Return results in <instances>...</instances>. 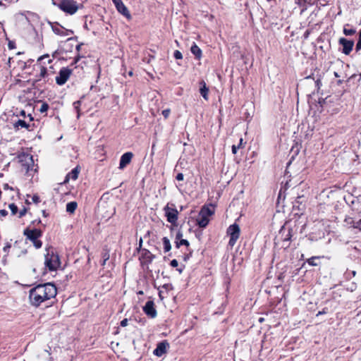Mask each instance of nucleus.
Returning <instances> with one entry per match:
<instances>
[{
	"label": "nucleus",
	"mask_w": 361,
	"mask_h": 361,
	"mask_svg": "<svg viewBox=\"0 0 361 361\" xmlns=\"http://www.w3.org/2000/svg\"><path fill=\"white\" fill-rule=\"evenodd\" d=\"M57 294L56 287L51 283L38 284L29 291V300L32 306L39 307L46 302Z\"/></svg>",
	"instance_id": "nucleus-1"
},
{
	"label": "nucleus",
	"mask_w": 361,
	"mask_h": 361,
	"mask_svg": "<svg viewBox=\"0 0 361 361\" xmlns=\"http://www.w3.org/2000/svg\"><path fill=\"white\" fill-rule=\"evenodd\" d=\"M45 255L44 264L50 271L56 270L60 266V259L57 254L54 253V249L47 248Z\"/></svg>",
	"instance_id": "nucleus-2"
},
{
	"label": "nucleus",
	"mask_w": 361,
	"mask_h": 361,
	"mask_svg": "<svg viewBox=\"0 0 361 361\" xmlns=\"http://www.w3.org/2000/svg\"><path fill=\"white\" fill-rule=\"evenodd\" d=\"M63 12L69 14H75L79 9L78 4L74 0H59L55 4Z\"/></svg>",
	"instance_id": "nucleus-3"
},
{
	"label": "nucleus",
	"mask_w": 361,
	"mask_h": 361,
	"mask_svg": "<svg viewBox=\"0 0 361 361\" xmlns=\"http://www.w3.org/2000/svg\"><path fill=\"white\" fill-rule=\"evenodd\" d=\"M24 235L26 236L27 240L32 243L36 249L42 247V242L39 240V238L42 236V233L39 229L27 228L24 231Z\"/></svg>",
	"instance_id": "nucleus-4"
},
{
	"label": "nucleus",
	"mask_w": 361,
	"mask_h": 361,
	"mask_svg": "<svg viewBox=\"0 0 361 361\" xmlns=\"http://www.w3.org/2000/svg\"><path fill=\"white\" fill-rule=\"evenodd\" d=\"M164 212L167 221L171 224V226H176L178 217V212L174 204H167L164 207Z\"/></svg>",
	"instance_id": "nucleus-5"
},
{
	"label": "nucleus",
	"mask_w": 361,
	"mask_h": 361,
	"mask_svg": "<svg viewBox=\"0 0 361 361\" xmlns=\"http://www.w3.org/2000/svg\"><path fill=\"white\" fill-rule=\"evenodd\" d=\"M226 233L227 235L230 237L228 245L231 247H233L236 243L238 239L240 237V229L239 225L235 223L231 225L227 228Z\"/></svg>",
	"instance_id": "nucleus-6"
},
{
	"label": "nucleus",
	"mask_w": 361,
	"mask_h": 361,
	"mask_svg": "<svg viewBox=\"0 0 361 361\" xmlns=\"http://www.w3.org/2000/svg\"><path fill=\"white\" fill-rule=\"evenodd\" d=\"M18 159L19 162L21 164L22 166L24 167L27 172L32 170L36 171V169H34V160L32 155L26 153H22L19 154Z\"/></svg>",
	"instance_id": "nucleus-7"
},
{
	"label": "nucleus",
	"mask_w": 361,
	"mask_h": 361,
	"mask_svg": "<svg viewBox=\"0 0 361 361\" xmlns=\"http://www.w3.org/2000/svg\"><path fill=\"white\" fill-rule=\"evenodd\" d=\"M280 239L283 242L282 247L287 249L290 246V241L293 236V229L288 228L286 230L284 227H282L279 231Z\"/></svg>",
	"instance_id": "nucleus-8"
},
{
	"label": "nucleus",
	"mask_w": 361,
	"mask_h": 361,
	"mask_svg": "<svg viewBox=\"0 0 361 361\" xmlns=\"http://www.w3.org/2000/svg\"><path fill=\"white\" fill-rule=\"evenodd\" d=\"M338 44L342 47V48L340 49V51L345 55H349L354 47V41L348 39L345 37H341L338 39Z\"/></svg>",
	"instance_id": "nucleus-9"
},
{
	"label": "nucleus",
	"mask_w": 361,
	"mask_h": 361,
	"mask_svg": "<svg viewBox=\"0 0 361 361\" xmlns=\"http://www.w3.org/2000/svg\"><path fill=\"white\" fill-rule=\"evenodd\" d=\"M71 69L68 68H62L60 70L59 75L56 77V83L59 85L65 84L71 75Z\"/></svg>",
	"instance_id": "nucleus-10"
},
{
	"label": "nucleus",
	"mask_w": 361,
	"mask_h": 361,
	"mask_svg": "<svg viewBox=\"0 0 361 361\" xmlns=\"http://www.w3.org/2000/svg\"><path fill=\"white\" fill-rule=\"evenodd\" d=\"M114 3V6L116 8V10L121 15L125 16L128 20L131 19V15L128 9V8L124 5L122 0H111Z\"/></svg>",
	"instance_id": "nucleus-11"
},
{
	"label": "nucleus",
	"mask_w": 361,
	"mask_h": 361,
	"mask_svg": "<svg viewBox=\"0 0 361 361\" xmlns=\"http://www.w3.org/2000/svg\"><path fill=\"white\" fill-rule=\"evenodd\" d=\"M51 29L56 35L61 37L73 34L71 30H67L56 23L51 25Z\"/></svg>",
	"instance_id": "nucleus-12"
},
{
	"label": "nucleus",
	"mask_w": 361,
	"mask_h": 361,
	"mask_svg": "<svg viewBox=\"0 0 361 361\" xmlns=\"http://www.w3.org/2000/svg\"><path fill=\"white\" fill-rule=\"evenodd\" d=\"M169 348V343L166 341L159 342L157 348L154 350L153 353L157 357H161L166 354L167 350Z\"/></svg>",
	"instance_id": "nucleus-13"
},
{
	"label": "nucleus",
	"mask_w": 361,
	"mask_h": 361,
	"mask_svg": "<svg viewBox=\"0 0 361 361\" xmlns=\"http://www.w3.org/2000/svg\"><path fill=\"white\" fill-rule=\"evenodd\" d=\"M144 312L149 317L154 318L157 317V310L154 308V303L152 300L147 301L143 307Z\"/></svg>",
	"instance_id": "nucleus-14"
},
{
	"label": "nucleus",
	"mask_w": 361,
	"mask_h": 361,
	"mask_svg": "<svg viewBox=\"0 0 361 361\" xmlns=\"http://www.w3.org/2000/svg\"><path fill=\"white\" fill-rule=\"evenodd\" d=\"M133 157V154L132 152H128L124 153L121 157L118 168L120 169H123L128 164L130 163Z\"/></svg>",
	"instance_id": "nucleus-15"
},
{
	"label": "nucleus",
	"mask_w": 361,
	"mask_h": 361,
	"mask_svg": "<svg viewBox=\"0 0 361 361\" xmlns=\"http://www.w3.org/2000/svg\"><path fill=\"white\" fill-rule=\"evenodd\" d=\"M182 237H183V233L180 231H178L176 235V239H175L176 240H175L176 247L177 248L180 247L181 245H185V246L189 245V242L187 240L183 239Z\"/></svg>",
	"instance_id": "nucleus-16"
},
{
	"label": "nucleus",
	"mask_w": 361,
	"mask_h": 361,
	"mask_svg": "<svg viewBox=\"0 0 361 361\" xmlns=\"http://www.w3.org/2000/svg\"><path fill=\"white\" fill-rule=\"evenodd\" d=\"M80 173V169L78 166L74 168L70 173H68L63 181L64 183H66L68 182L69 179L71 178L73 180H76L78 177V174Z\"/></svg>",
	"instance_id": "nucleus-17"
},
{
	"label": "nucleus",
	"mask_w": 361,
	"mask_h": 361,
	"mask_svg": "<svg viewBox=\"0 0 361 361\" xmlns=\"http://www.w3.org/2000/svg\"><path fill=\"white\" fill-rule=\"evenodd\" d=\"M191 53L195 56V59L200 60L202 56V50L195 44H193L190 48Z\"/></svg>",
	"instance_id": "nucleus-18"
},
{
	"label": "nucleus",
	"mask_w": 361,
	"mask_h": 361,
	"mask_svg": "<svg viewBox=\"0 0 361 361\" xmlns=\"http://www.w3.org/2000/svg\"><path fill=\"white\" fill-rule=\"evenodd\" d=\"M215 204H204V214L207 216H212L215 213Z\"/></svg>",
	"instance_id": "nucleus-19"
},
{
	"label": "nucleus",
	"mask_w": 361,
	"mask_h": 361,
	"mask_svg": "<svg viewBox=\"0 0 361 361\" xmlns=\"http://www.w3.org/2000/svg\"><path fill=\"white\" fill-rule=\"evenodd\" d=\"M77 202H70L66 204V211L71 214L75 212L77 208Z\"/></svg>",
	"instance_id": "nucleus-20"
},
{
	"label": "nucleus",
	"mask_w": 361,
	"mask_h": 361,
	"mask_svg": "<svg viewBox=\"0 0 361 361\" xmlns=\"http://www.w3.org/2000/svg\"><path fill=\"white\" fill-rule=\"evenodd\" d=\"M164 250L165 252H168L171 249V245L169 239L167 237H164L162 238Z\"/></svg>",
	"instance_id": "nucleus-21"
},
{
	"label": "nucleus",
	"mask_w": 361,
	"mask_h": 361,
	"mask_svg": "<svg viewBox=\"0 0 361 361\" xmlns=\"http://www.w3.org/2000/svg\"><path fill=\"white\" fill-rule=\"evenodd\" d=\"M345 221L349 224H352V226L355 228H359L361 230V219L360 220H358L357 221H354L351 218H349L348 219H345Z\"/></svg>",
	"instance_id": "nucleus-22"
},
{
	"label": "nucleus",
	"mask_w": 361,
	"mask_h": 361,
	"mask_svg": "<svg viewBox=\"0 0 361 361\" xmlns=\"http://www.w3.org/2000/svg\"><path fill=\"white\" fill-rule=\"evenodd\" d=\"M13 126L17 129H18L19 128H27L29 125L27 124L25 121L19 119L14 123Z\"/></svg>",
	"instance_id": "nucleus-23"
},
{
	"label": "nucleus",
	"mask_w": 361,
	"mask_h": 361,
	"mask_svg": "<svg viewBox=\"0 0 361 361\" xmlns=\"http://www.w3.org/2000/svg\"><path fill=\"white\" fill-rule=\"evenodd\" d=\"M322 257H320V256H313L309 259H307V262L308 263L309 265L310 266H312V267H316L318 265V264L315 262V260L317 259H319V258H322Z\"/></svg>",
	"instance_id": "nucleus-24"
},
{
	"label": "nucleus",
	"mask_w": 361,
	"mask_h": 361,
	"mask_svg": "<svg viewBox=\"0 0 361 361\" xmlns=\"http://www.w3.org/2000/svg\"><path fill=\"white\" fill-rule=\"evenodd\" d=\"M356 275V271L347 269L345 276L347 279H351Z\"/></svg>",
	"instance_id": "nucleus-25"
},
{
	"label": "nucleus",
	"mask_w": 361,
	"mask_h": 361,
	"mask_svg": "<svg viewBox=\"0 0 361 361\" xmlns=\"http://www.w3.org/2000/svg\"><path fill=\"white\" fill-rule=\"evenodd\" d=\"M356 32L355 30L353 28H346L345 27L343 28V34L346 36H352L355 35Z\"/></svg>",
	"instance_id": "nucleus-26"
},
{
	"label": "nucleus",
	"mask_w": 361,
	"mask_h": 361,
	"mask_svg": "<svg viewBox=\"0 0 361 361\" xmlns=\"http://www.w3.org/2000/svg\"><path fill=\"white\" fill-rule=\"evenodd\" d=\"M198 224L200 227H203V207H202L199 212Z\"/></svg>",
	"instance_id": "nucleus-27"
},
{
	"label": "nucleus",
	"mask_w": 361,
	"mask_h": 361,
	"mask_svg": "<svg viewBox=\"0 0 361 361\" xmlns=\"http://www.w3.org/2000/svg\"><path fill=\"white\" fill-rule=\"evenodd\" d=\"M49 109V105L48 104L44 102L42 104L40 108H39V111L42 113V114H44V113H46L47 111V110Z\"/></svg>",
	"instance_id": "nucleus-28"
},
{
	"label": "nucleus",
	"mask_w": 361,
	"mask_h": 361,
	"mask_svg": "<svg viewBox=\"0 0 361 361\" xmlns=\"http://www.w3.org/2000/svg\"><path fill=\"white\" fill-rule=\"evenodd\" d=\"M9 209H11L12 214L15 215L16 214H17L18 207L15 204H13V203L10 204Z\"/></svg>",
	"instance_id": "nucleus-29"
},
{
	"label": "nucleus",
	"mask_w": 361,
	"mask_h": 361,
	"mask_svg": "<svg viewBox=\"0 0 361 361\" xmlns=\"http://www.w3.org/2000/svg\"><path fill=\"white\" fill-rule=\"evenodd\" d=\"M355 49L356 51H359L360 50H361V30L359 32V38L356 44Z\"/></svg>",
	"instance_id": "nucleus-30"
},
{
	"label": "nucleus",
	"mask_w": 361,
	"mask_h": 361,
	"mask_svg": "<svg viewBox=\"0 0 361 361\" xmlns=\"http://www.w3.org/2000/svg\"><path fill=\"white\" fill-rule=\"evenodd\" d=\"M173 56L176 59H181L183 58V55L181 52L178 50H176L173 54Z\"/></svg>",
	"instance_id": "nucleus-31"
},
{
	"label": "nucleus",
	"mask_w": 361,
	"mask_h": 361,
	"mask_svg": "<svg viewBox=\"0 0 361 361\" xmlns=\"http://www.w3.org/2000/svg\"><path fill=\"white\" fill-rule=\"evenodd\" d=\"M245 142H243V139L241 137L239 140L238 144L236 145L237 147L240 149H243L245 147Z\"/></svg>",
	"instance_id": "nucleus-32"
},
{
	"label": "nucleus",
	"mask_w": 361,
	"mask_h": 361,
	"mask_svg": "<svg viewBox=\"0 0 361 361\" xmlns=\"http://www.w3.org/2000/svg\"><path fill=\"white\" fill-rule=\"evenodd\" d=\"M170 112L171 111L169 109H164L162 111V115L165 118H167L169 116Z\"/></svg>",
	"instance_id": "nucleus-33"
},
{
	"label": "nucleus",
	"mask_w": 361,
	"mask_h": 361,
	"mask_svg": "<svg viewBox=\"0 0 361 361\" xmlns=\"http://www.w3.org/2000/svg\"><path fill=\"white\" fill-rule=\"evenodd\" d=\"M328 312V308L327 307H324L322 309V311H319L318 313L317 314V316H319V315H322V314H325Z\"/></svg>",
	"instance_id": "nucleus-34"
},
{
	"label": "nucleus",
	"mask_w": 361,
	"mask_h": 361,
	"mask_svg": "<svg viewBox=\"0 0 361 361\" xmlns=\"http://www.w3.org/2000/svg\"><path fill=\"white\" fill-rule=\"evenodd\" d=\"M145 255L149 261L152 260L153 255L149 251H145Z\"/></svg>",
	"instance_id": "nucleus-35"
},
{
	"label": "nucleus",
	"mask_w": 361,
	"mask_h": 361,
	"mask_svg": "<svg viewBox=\"0 0 361 361\" xmlns=\"http://www.w3.org/2000/svg\"><path fill=\"white\" fill-rule=\"evenodd\" d=\"M170 264L172 267H176L178 265V262L176 259H173L171 261Z\"/></svg>",
	"instance_id": "nucleus-36"
},
{
	"label": "nucleus",
	"mask_w": 361,
	"mask_h": 361,
	"mask_svg": "<svg viewBox=\"0 0 361 361\" xmlns=\"http://www.w3.org/2000/svg\"><path fill=\"white\" fill-rule=\"evenodd\" d=\"M26 212H27L26 208H23L22 210L20 211L18 217L19 218L23 217L25 214Z\"/></svg>",
	"instance_id": "nucleus-37"
},
{
	"label": "nucleus",
	"mask_w": 361,
	"mask_h": 361,
	"mask_svg": "<svg viewBox=\"0 0 361 361\" xmlns=\"http://www.w3.org/2000/svg\"><path fill=\"white\" fill-rule=\"evenodd\" d=\"M183 178H184L183 174L181 173H178L176 177V180H179V181L183 180Z\"/></svg>",
	"instance_id": "nucleus-38"
},
{
	"label": "nucleus",
	"mask_w": 361,
	"mask_h": 361,
	"mask_svg": "<svg viewBox=\"0 0 361 361\" xmlns=\"http://www.w3.org/2000/svg\"><path fill=\"white\" fill-rule=\"evenodd\" d=\"M32 200L35 202V203H38L39 202V197L37 196V195H33L32 197Z\"/></svg>",
	"instance_id": "nucleus-39"
},
{
	"label": "nucleus",
	"mask_w": 361,
	"mask_h": 361,
	"mask_svg": "<svg viewBox=\"0 0 361 361\" xmlns=\"http://www.w3.org/2000/svg\"><path fill=\"white\" fill-rule=\"evenodd\" d=\"M209 216L204 214V228H206V226H207V224H209V222L210 221L209 219Z\"/></svg>",
	"instance_id": "nucleus-40"
},
{
	"label": "nucleus",
	"mask_w": 361,
	"mask_h": 361,
	"mask_svg": "<svg viewBox=\"0 0 361 361\" xmlns=\"http://www.w3.org/2000/svg\"><path fill=\"white\" fill-rule=\"evenodd\" d=\"M11 244L7 243V244L4 247V248H3L4 252H7L9 250V249L11 248Z\"/></svg>",
	"instance_id": "nucleus-41"
},
{
	"label": "nucleus",
	"mask_w": 361,
	"mask_h": 361,
	"mask_svg": "<svg viewBox=\"0 0 361 361\" xmlns=\"http://www.w3.org/2000/svg\"><path fill=\"white\" fill-rule=\"evenodd\" d=\"M128 319H123L121 322V326H126L128 325Z\"/></svg>",
	"instance_id": "nucleus-42"
},
{
	"label": "nucleus",
	"mask_w": 361,
	"mask_h": 361,
	"mask_svg": "<svg viewBox=\"0 0 361 361\" xmlns=\"http://www.w3.org/2000/svg\"><path fill=\"white\" fill-rule=\"evenodd\" d=\"M238 149H239L235 145H232V153L235 154L237 153Z\"/></svg>",
	"instance_id": "nucleus-43"
},
{
	"label": "nucleus",
	"mask_w": 361,
	"mask_h": 361,
	"mask_svg": "<svg viewBox=\"0 0 361 361\" xmlns=\"http://www.w3.org/2000/svg\"><path fill=\"white\" fill-rule=\"evenodd\" d=\"M8 214V212L5 209H0V216H6Z\"/></svg>",
	"instance_id": "nucleus-44"
},
{
	"label": "nucleus",
	"mask_w": 361,
	"mask_h": 361,
	"mask_svg": "<svg viewBox=\"0 0 361 361\" xmlns=\"http://www.w3.org/2000/svg\"><path fill=\"white\" fill-rule=\"evenodd\" d=\"M199 91H200V93L201 94V95L203 96V84L202 82H200Z\"/></svg>",
	"instance_id": "nucleus-45"
},
{
	"label": "nucleus",
	"mask_w": 361,
	"mask_h": 361,
	"mask_svg": "<svg viewBox=\"0 0 361 361\" xmlns=\"http://www.w3.org/2000/svg\"><path fill=\"white\" fill-rule=\"evenodd\" d=\"M8 45L10 49H13L15 48V43L13 42H9Z\"/></svg>",
	"instance_id": "nucleus-46"
},
{
	"label": "nucleus",
	"mask_w": 361,
	"mask_h": 361,
	"mask_svg": "<svg viewBox=\"0 0 361 361\" xmlns=\"http://www.w3.org/2000/svg\"><path fill=\"white\" fill-rule=\"evenodd\" d=\"M204 99H207V92H208V88L206 87V85H204Z\"/></svg>",
	"instance_id": "nucleus-47"
},
{
	"label": "nucleus",
	"mask_w": 361,
	"mask_h": 361,
	"mask_svg": "<svg viewBox=\"0 0 361 361\" xmlns=\"http://www.w3.org/2000/svg\"><path fill=\"white\" fill-rule=\"evenodd\" d=\"M103 258H104V259H105V260H108V259H109V254H108V253H104V255H103Z\"/></svg>",
	"instance_id": "nucleus-48"
},
{
	"label": "nucleus",
	"mask_w": 361,
	"mask_h": 361,
	"mask_svg": "<svg viewBox=\"0 0 361 361\" xmlns=\"http://www.w3.org/2000/svg\"><path fill=\"white\" fill-rule=\"evenodd\" d=\"M45 73H46V68L43 67V68H42V71H41V74H42V75H44Z\"/></svg>",
	"instance_id": "nucleus-49"
},
{
	"label": "nucleus",
	"mask_w": 361,
	"mask_h": 361,
	"mask_svg": "<svg viewBox=\"0 0 361 361\" xmlns=\"http://www.w3.org/2000/svg\"><path fill=\"white\" fill-rule=\"evenodd\" d=\"M20 116L25 117V111L24 110L20 111Z\"/></svg>",
	"instance_id": "nucleus-50"
},
{
	"label": "nucleus",
	"mask_w": 361,
	"mask_h": 361,
	"mask_svg": "<svg viewBox=\"0 0 361 361\" xmlns=\"http://www.w3.org/2000/svg\"><path fill=\"white\" fill-rule=\"evenodd\" d=\"M80 58V56H77V57L75 58V63H77V62L79 61Z\"/></svg>",
	"instance_id": "nucleus-51"
},
{
	"label": "nucleus",
	"mask_w": 361,
	"mask_h": 361,
	"mask_svg": "<svg viewBox=\"0 0 361 361\" xmlns=\"http://www.w3.org/2000/svg\"><path fill=\"white\" fill-rule=\"evenodd\" d=\"M79 103H80V102H74V105H75V108H78Z\"/></svg>",
	"instance_id": "nucleus-52"
},
{
	"label": "nucleus",
	"mask_w": 361,
	"mask_h": 361,
	"mask_svg": "<svg viewBox=\"0 0 361 361\" xmlns=\"http://www.w3.org/2000/svg\"><path fill=\"white\" fill-rule=\"evenodd\" d=\"M80 47H81V44H78V45H77V47H76V49H77L78 51H79V50H80Z\"/></svg>",
	"instance_id": "nucleus-53"
},
{
	"label": "nucleus",
	"mask_w": 361,
	"mask_h": 361,
	"mask_svg": "<svg viewBox=\"0 0 361 361\" xmlns=\"http://www.w3.org/2000/svg\"><path fill=\"white\" fill-rule=\"evenodd\" d=\"M337 83H338V85H341V84H342V83H343V80H338Z\"/></svg>",
	"instance_id": "nucleus-54"
},
{
	"label": "nucleus",
	"mask_w": 361,
	"mask_h": 361,
	"mask_svg": "<svg viewBox=\"0 0 361 361\" xmlns=\"http://www.w3.org/2000/svg\"><path fill=\"white\" fill-rule=\"evenodd\" d=\"M334 75H335V77H336V78L339 77V75H338V73H336V72H334Z\"/></svg>",
	"instance_id": "nucleus-55"
},
{
	"label": "nucleus",
	"mask_w": 361,
	"mask_h": 361,
	"mask_svg": "<svg viewBox=\"0 0 361 361\" xmlns=\"http://www.w3.org/2000/svg\"><path fill=\"white\" fill-rule=\"evenodd\" d=\"M106 262V260L104 259L102 265L104 266Z\"/></svg>",
	"instance_id": "nucleus-56"
},
{
	"label": "nucleus",
	"mask_w": 361,
	"mask_h": 361,
	"mask_svg": "<svg viewBox=\"0 0 361 361\" xmlns=\"http://www.w3.org/2000/svg\"><path fill=\"white\" fill-rule=\"evenodd\" d=\"M44 57H46V56H41V57L39 59V60H42V59H43Z\"/></svg>",
	"instance_id": "nucleus-57"
},
{
	"label": "nucleus",
	"mask_w": 361,
	"mask_h": 361,
	"mask_svg": "<svg viewBox=\"0 0 361 361\" xmlns=\"http://www.w3.org/2000/svg\"><path fill=\"white\" fill-rule=\"evenodd\" d=\"M128 74H129V75L132 76V75H133V72H132V71H130V72L128 73Z\"/></svg>",
	"instance_id": "nucleus-58"
},
{
	"label": "nucleus",
	"mask_w": 361,
	"mask_h": 361,
	"mask_svg": "<svg viewBox=\"0 0 361 361\" xmlns=\"http://www.w3.org/2000/svg\"><path fill=\"white\" fill-rule=\"evenodd\" d=\"M0 6H3V3L1 0H0Z\"/></svg>",
	"instance_id": "nucleus-59"
},
{
	"label": "nucleus",
	"mask_w": 361,
	"mask_h": 361,
	"mask_svg": "<svg viewBox=\"0 0 361 361\" xmlns=\"http://www.w3.org/2000/svg\"><path fill=\"white\" fill-rule=\"evenodd\" d=\"M263 320H264V319H263V318H260V319H259V322H262Z\"/></svg>",
	"instance_id": "nucleus-60"
},
{
	"label": "nucleus",
	"mask_w": 361,
	"mask_h": 361,
	"mask_svg": "<svg viewBox=\"0 0 361 361\" xmlns=\"http://www.w3.org/2000/svg\"><path fill=\"white\" fill-rule=\"evenodd\" d=\"M29 116L30 117V120H32V118L31 117V115L30 114Z\"/></svg>",
	"instance_id": "nucleus-61"
},
{
	"label": "nucleus",
	"mask_w": 361,
	"mask_h": 361,
	"mask_svg": "<svg viewBox=\"0 0 361 361\" xmlns=\"http://www.w3.org/2000/svg\"><path fill=\"white\" fill-rule=\"evenodd\" d=\"M0 26H2V24L0 23Z\"/></svg>",
	"instance_id": "nucleus-62"
}]
</instances>
